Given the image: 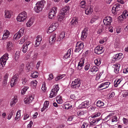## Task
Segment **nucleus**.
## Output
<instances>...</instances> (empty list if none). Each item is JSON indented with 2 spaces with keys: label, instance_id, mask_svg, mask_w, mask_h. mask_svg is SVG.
I'll return each mask as SVG.
<instances>
[{
  "label": "nucleus",
  "instance_id": "1",
  "mask_svg": "<svg viewBox=\"0 0 128 128\" xmlns=\"http://www.w3.org/2000/svg\"><path fill=\"white\" fill-rule=\"evenodd\" d=\"M45 2V1L44 0L38 2L36 4V6L34 7L35 11L38 13L42 11Z\"/></svg>",
  "mask_w": 128,
  "mask_h": 128
},
{
  "label": "nucleus",
  "instance_id": "2",
  "mask_svg": "<svg viewBox=\"0 0 128 128\" xmlns=\"http://www.w3.org/2000/svg\"><path fill=\"white\" fill-rule=\"evenodd\" d=\"M8 54L7 53L4 54L0 59V69H2L5 65L6 61L8 59Z\"/></svg>",
  "mask_w": 128,
  "mask_h": 128
},
{
  "label": "nucleus",
  "instance_id": "3",
  "mask_svg": "<svg viewBox=\"0 0 128 128\" xmlns=\"http://www.w3.org/2000/svg\"><path fill=\"white\" fill-rule=\"evenodd\" d=\"M27 16L26 13L24 11L18 15L17 18V20L18 21L24 22Z\"/></svg>",
  "mask_w": 128,
  "mask_h": 128
},
{
  "label": "nucleus",
  "instance_id": "4",
  "mask_svg": "<svg viewBox=\"0 0 128 128\" xmlns=\"http://www.w3.org/2000/svg\"><path fill=\"white\" fill-rule=\"evenodd\" d=\"M58 85H57L55 86H54L53 88L52 89L50 94V98H51L55 96L56 95L58 92L59 89V88Z\"/></svg>",
  "mask_w": 128,
  "mask_h": 128
},
{
  "label": "nucleus",
  "instance_id": "5",
  "mask_svg": "<svg viewBox=\"0 0 128 128\" xmlns=\"http://www.w3.org/2000/svg\"><path fill=\"white\" fill-rule=\"evenodd\" d=\"M84 47V43L82 42H78L76 44V49L74 50L75 52H79L82 50Z\"/></svg>",
  "mask_w": 128,
  "mask_h": 128
},
{
  "label": "nucleus",
  "instance_id": "6",
  "mask_svg": "<svg viewBox=\"0 0 128 128\" xmlns=\"http://www.w3.org/2000/svg\"><path fill=\"white\" fill-rule=\"evenodd\" d=\"M81 81L80 78L76 79L73 81L71 84V86L72 88H76L80 87L81 84Z\"/></svg>",
  "mask_w": 128,
  "mask_h": 128
},
{
  "label": "nucleus",
  "instance_id": "7",
  "mask_svg": "<svg viewBox=\"0 0 128 128\" xmlns=\"http://www.w3.org/2000/svg\"><path fill=\"white\" fill-rule=\"evenodd\" d=\"M57 8L56 7L53 8L50 10L48 14L49 18L52 19L54 16H56V12Z\"/></svg>",
  "mask_w": 128,
  "mask_h": 128
},
{
  "label": "nucleus",
  "instance_id": "8",
  "mask_svg": "<svg viewBox=\"0 0 128 128\" xmlns=\"http://www.w3.org/2000/svg\"><path fill=\"white\" fill-rule=\"evenodd\" d=\"M112 19L110 16L106 17L104 19L103 22L104 24L106 26H110L111 25V23L112 22Z\"/></svg>",
  "mask_w": 128,
  "mask_h": 128
},
{
  "label": "nucleus",
  "instance_id": "9",
  "mask_svg": "<svg viewBox=\"0 0 128 128\" xmlns=\"http://www.w3.org/2000/svg\"><path fill=\"white\" fill-rule=\"evenodd\" d=\"M18 76L17 74H16L13 76L10 82L11 86H14L18 81Z\"/></svg>",
  "mask_w": 128,
  "mask_h": 128
},
{
  "label": "nucleus",
  "instance_id": "10",
  "mask_svg": "<svg viewBox=\"0 0 128 128\" xmlns=\"http://www.w3.org/2000/svg\"><path fill=\"white\" fill-rule=\"evenodd\" d=\"M104 51L103 48L102 46H98L95 48L94 49L95 53L98 54L102 53Z\"/></svg>",
  "mask_w": 128,
  "mask_h": 128
},
{
  "label": "nucleus",
  "instance_id": "11",
  "mask_svg": "<svg viewBox=\"0 0 128 128\" xmlns=\"http://www.w3.org/2000/svg\"><path fill=\"white\" fill-rule=\"evenodd\" d=\"M78 19L77 18L74 17L73 18L72 21L70 22V24L71 26L72 27L77 26L78 25Z\"/></svg>",
  "mask_w": 128,
  "mask_h": 128
},
{
  "label": "nucleus",
  "instance_id": "12",
  "mask_svg": "<svg viewBox=\"0 0 128 128\" xmlns=\"http://www.w3.org/2000/svg\"><path fill=\"white\" fill-rule=\"evenodd\" d=\"M110 83L109 82H106L102 84L98 87V88L100 90H102L108 87Z\"/></svg>",
  "mask_w": 128,
  "mask_h": 128
},
{
  "label": "nucleus",
  "instance_id": "13",
  "mask_svg": "<svg viewBox=\"0 0 128 128\" xmlns=\"http://www.w3.org/2000/svg\"><path fill=\"white\" fill-rule=\"evenodd\" d=\"M31 42L29 41H28L26 42L22 46L23 52L24 53L26 52L28 48L30 46V45Z\"/></svg>",
  "mask_w": 128,
  "mask_h": 128
},
{
  "label": "nucleus",
  "instance_id": "14",
  "mask_svg": "<svg viewBox=\"0 0 128 128\" xmlns=\"http://www.w3.org/2000/svg\"><path fill=\"white\" fill-rule=\"evenodd\" d=\"M87 28H85L82 32V35L81 36V39L82 40H84L85 39L87 36Z\"/></svg>",
  "mask_w": 128,
  "mask_h": 128
},
{
  "label": "nucleus",
  "instance_id": "15",
  "mask_svg": "<svg viewBox=\"0 0 128 128\" xmlns=\"http://www.w3.org/2000/svg\"><path fill=\"white\" fill-rule=\"evenodd\" d=\"M89 101H86L82 102V104L79 105V107L80 108H84L86 107L89 106Z\"/></svg>",
  "mask_w": 128,
  "mask_h": 128
},
{
  "label": "nucleus",
  "instance_id": "16",
  "mask_svg": "<svg viewBox=\"0 0 128 128\" xmlns=\"http://www.w3.org/2000/svg\"><path fill=\"white\" fill-rule=\"evenodd\" d=\"M69 9L70 7L68 6L65 7L61 10L60 14L63 15H65L66 14V12H68Z\"/></svg>",
  "mask_w": 128,
  "mask_h": 128
},
{
  "label": "nucleus",
  "instance_id": "17",
  "mask_svg": "<svg viewBox=\"0 0 128 128\" xmlns=\"http://www.w3.org/2000/svg\"><path fill=\"white\" fill-rule=\"evenodd\" d=\"M98 68L96 66H92L89 70V72H92L93 74H94L96 72L98 71Z\"/></svg>",
  "mask_w": 128,
  "mask_h": 128
},
{
  "label": "nucleus",
  "instance_id": "18",
  "mask_svg": "<svg viewBox=\"0 0 128 128\" xmlns=\"http://www.w3.org/2000/svg\"><path fill=\"white\" fill-rule=\"evenodd\" d=\"M4 32V33L3 34L2 39L5 40L8 37L10 33V32L7 30H5Z\"/></svg>",
  "mask_w": 128,
  "mask_h": 128
},
{
  "label": "nucleus",
  "instance_id": "19",
  "mask_svg": "<svg viewBox=\"0 0 128 128\" xmlns=\"http://www.w3.org/2000/svg\"><path fill=\"white\" fill-rule=\"evenodd\" d=\"M58 24L57 22H54L50 25V28L53 29V30H55L58 26Z\"/></svg>",
  "mask_w": 128,
  "mask_h": 128
},
{
  "label": "nucleus",
  "instance_id": "20",
  "mask_svg": "<svg viewBox=\"0 0 128 128\" xmlns=\"http://www.w3.org/2000/svg\"><path fill=\"white\" fill-rule=\"evenodd\" d=\"M93 11L92 8L91 7L87 8L85 10V14H86L88 15L91 14Z\"/></svg>",
  "mask_w": 128,
  "mask_h": 128
},
{
  "label": "nucleus",
  "instance_id": "21",
  "mask_svg": "<svg viewBox=\"0 0 128 128\" xmlns=\"http://www.w3.org/2000/svg\"><path fill=\"white\" fill-rule=\"evenodd\" d=\"M7 50L8 51H9L12 48V43L10 42L8 43L6 46Z\"/></svg>",
  "mask_w": 128,
  "mask_h": 128
},
{
  "label": "nucleus",
  "instance_id": "22",
  "mask_svg": "<svg viewBox=\"0 0 128 128\" xmlns=\"http://www.w3.org/2000/svg\"><path fill=\"white\" fill-rule=\"evenodd\" d=\"M56 36V34H54L53 35L51 36L49 38V42H50L52 43L54 42Z\"/></svg>",
  "mask_w": 128,
  "mask_h": 128
},
{
  "label": "nucleus",
  "instance_id": "23",
  "mask_svg": "<svg viewBox=\"0 0 128 128\" xmlns=\"http://www.w3.org/2000/svg\"><path fill=\"white\" fill-rule=\"evenodd\" d=\"M120 66V64H116L115 65V67L114 70V72L116 74L119 73V68Z\"/></svg>",
  "mask_w": 128,
  "mask_h": 128
},
{
  "label": "nucleus",
  "instance_id": "24",
  "mask_svg": "<svg viewBox=\"0 0 128 128\" xmlns=\"http://www.w3.org/2000/svg\"><path fill=\"white\" fill-rule=\"evenodd\" d=\"M5 16L6 18H10L11 16L10 11H9L8 10H6L5 11Z\"/></svg>",
  "mask_w": 128,
  "mask_h": 128
},
{
  "label": "nucleus",
  "instance_id": "25",
  "mask_svg": "<svg viewBox=\"0 0 128 128\" xmlns=\"http://www.w3.org/2000/svg\"><path fill=\"white\" fill-rule=\"evenodd\" d=\"M8 74H6L4 77V80L3 82V86H5L7 84V80Z\"/></svg>",
  "mask_w": 128,
  "mask_h": 128
},
{
  "label": "nucleus",
  "instance_id": "26",
  "mask_svg": "<svg viewBox=\"0 0 128 128\" xmlns=\"http://www.w3.org/2000/svg\"><path fill=\"white\" fill-rule=\"evenodd\" d=\"M86 5V4L85 0H83L81 1L80 3V7L82 8H85Z\"/></svg>",
  "mask_w": 128,
  "mask_h": 128
},
{
  "label": "nucleus",
  "instance_id": "27",
  "mask_svg": "<svg viewBox=\"0 0 128 128\" xmlns=\"http://www.w3.org/2000/svg\"><path fill=\"white\" fill-rule=\"evenodd\" d=\"M104 105V103L102 102L100 100L98 101L96 103V105L97 106L100 107L103 106Z\"/></svg>",
  "mask_w": 128,
  "mask_h": 128
},
{
  "label": "nucleus",
  "instance_id": "28",
  "mask_svg": "<svg viewBox=\"0 0 128 128\" xmlns=\"http://www.w3.org/2000/svg\"><path fill=\"white\" fill-rule=\"evenodd\" d=\"M18 34H15L14 37L13 38L16 40L18 39L20 37L22 36V35L21 34H20L18 32L17 33Z\"/></svg>",
  "mask_w": 128,
  "mask_h": 128
},
{
  "label": "nucleus",
  "instance_id": "29",
  "mask_svg": "<svg viewBox=\"0 0 128 128\" xmlns=\"http://www.w3.org/2000/svg\"><path fill=\"white\" fill-rule=\"evenodd\" d=\"M120 5L121 4H116L114 5V7L115 8V9H116V10L117 12L121 8V7L120 6Z\"/></svg>",
  "mask_w": 128,
  "mask_h": 128
},
{
  "label": "nucleus",
  "instance_id": "30",
  "mask_svg": "<svg viewBox=\"0 0 128 128\" xmlns=\"http://www.w3.org/2000/svg\"><path fill=\"white\" fill-rule=\"evenodd\" d=\"M65 76L64 74L59 75L55 78V80L56 81L62 79L64 76Z\"/></svg>",
  "mask_w": 128,
  "mask_h": 128
},
{
  "label": "nucleus",
  "instance_id": "31",
  "mask_svg": "<svg viewBox=\"0 0 128 128\" xmlns=\"http://www.w3.org/2000/svg\"><path fill=\"white\" fill-rule=\"evenodd\" d=\"M94 62L98 66L101 64L100 60L99 58L96 59L94 60Z\"/></svg>",
  "mask_w": 128,
  "mask_h": 128
},
{
  "label": "nucleus",
  "instance_id": "32",
  "mask_svg": "<svg viewBox=\"0 0 128 128\" xmlns=\"http://www.w3.org/2000/svg\"><path fill=\"white\" fill-rule=\"evenodd\" d=\"M70 50H68L66 54L64 55V57L65 58H68L70 56Z\"/></svg>",
  "mask_w": 128,
  "mask_h": 128
},
{
  "label": "nucleus",
  "instance_id": "33",
  "mask_svg": "<svg viewBox=\"0 0 128 128\" xmlns=\"http://www.w3.org/2000/svg\"><path fill=\"white\" fill-rule=\"evenodd\" d=\"M17 100L16 99H12V100L11 101L10 103V105L11 106H13V105L16 102H17Z\"/></svg>",
  "mask_w": 128,
  "mask_h": 128
},
{
  "label": "nucleus",
  "instance_id": "34",
  "mask_svg": "<svg viewBox=\"0 0 128 128\" xmlns=\"http://www.w3.org/2000/svg\"><path fill=\"white\" fill-rule=\"evenodd\" d=\"M38 73L36 72H34L32 74L31 76L33 78H36L38 76Z\"/></svg>",
  "mask_w": 128,
  "mask_h": 128
},
{
  "label": "nucleus",
  "instance_id": "35",
  "mask_svg": "<svg viewBox=\"0 0 128 128\" xmlns=\"http://www.w3.org/2000/svg\"><path fill=\"white\" fill-rule=\"evenodd\" d=\"M28 88V87L27 86H26L24 87V88L22 89L21 91V94H25L26 91L27 90Z\"/></svg>",
  "mask_w": 128,
  "mask_h": 128
},
{
  "label": "nucleus",
  "instance_id": "36",
  "mask_svg": "<svg viewBox=\"0 0 128 128\" xmlns=\"http://www.w3.org/2000/svg\"><path fill=\"white\" fill-rule=\"evenodd\" d=\"M19 51H16V53L15 55V59L16 60H18L19 58Z\"/></svg>",
  "mask_w": 128,
  "mask_h": 128
},
{
  "label": "nucleus",
  "instance_id": "37",
  "mask_svg": "<svg viewBox=\"0 0 128 128\" xmlns=\"http://www.w3.org/2000/svg\"><path fill=\"white\" fill-rule=\"evenodd\" d=\"M121 80L120 79H118L116 82V81L115 80L114 82V86L115 87H117L118 85L121 82Z\"/></svg>",
  "mask_w": 128,
  "mask_h": 128
},
{
  "label": "nucleus",
  "instance_id": "38",
  "mask_svg": "<svg viewBox=\"0 0 128 128\" xmlns=\"http://www.w3.org/2000/svg\"><path fill=\"white\" fill-rule=\"evenodd\" d=\"M84 63V59H82L78 64L80 66V68H81L83 66Z\"/></svg>",
  "mask_w": 128,
  "mask_h": 128
},
{
  "label": "nucleus",
  "instance_id": "39",
  "mask_svg": "<svg viewBox=\"0 0 128 128\" xmlns=\"http://www.w3.org/2000/svg\"><path fill=\"white\" fill-rule=\"evenodd\" d=\"M14 111L12 110L10 112L7 118L8 120H10L12 116L13 115L14 113Z\"/></svg>",
  "mask_w": 128,
  "mask_h": 128
},
{
  "label": "nucleus",
  "instance_id": "40",
  "mask_svg": "<svg viewBox=\"0 0 128 128\" xmlns=\"http://www.w3.org/2000/svg\"><path fill=\"white\" fill-rule=\"evenodd\" d=\"M24 101L26 104H29L31 102V101H30L28 98H25L24 100Z\"/></svg>",
  "mask_w": 128,
  "mask_h": 128
},
{
  "label": "nucleus",
  "instance_id": "41",
  "mask_svg": "<svg viewBox=\"0 0 128 128\" xmlns=\"http://www.w3.org/2000/svg\"><path fill=\"white\" fill-rule=\"evenodd\" d=\"M49 101L46 100L44 102V107H45V108H47L48 106L49 105Z\"/></svg>",
  "mask_w": 128,
  "mask_h": 128
},
{
  "label": "nucleus",
  "instance_id": "42",
  "mask_svg": "<svg viewBox=\"0 0 128 128\" xmlns=\"http://www.w3.org/2000/svg\"><path fill=\"white\" fill-rule=\"evenodd\" d=\"M22 83L23 84H25L28 81L27 79L25 78H23L22 79Z\"/></svg>",
  "mask_w": 128,
  "mask_h": 128
},
{
  "label": "nucleus",
  "instance_id": "43",
  "mask_svg": "<svg viewBox=\"0 0 128 128\" xmlns=\"http://www.w3.org/2000/svg\"><path fill=\"white\" fill-rule=\"evenodd\" d=\"M118 118L116 116H114L112 117V122L115 123L117 121Z\"/></svg>",
  "mask_w": 128,
  "mask_h": 128
},
{
  "label": "nucleus",
  "instance_id": "44",
  "mask_svg": "<svg viewBox=\"0 0 128 128\" xmlns=\"http://www.w3.org/2000/svg\"><path fill=\"white\" fill-rule=\"evenodd\" d=\"M19 112V111H18L16 113V116L15 118V119L16 120L18 119L20 116V112Z\"/></svg>",
  "mask_w": 128,
  "mask_h": 128
},
{
  "label": "nucleus",
  "instance_id": "45",
  "mask_svg": "<svg viewBox=\"0 0 128 128\" xmlns=\"http://www.w3.org/2000/svg\"><path fill=\"white\" fill-rule=\"evenodd\" d=\"M112 114H109L104 119V120H109L112 117Z\"/></svg>",
  "mask_w": 128,
  "mask_h": 128
},
{
  "label": "nucleus",
  "instance_id": "46",
  "mask_svg": "<svg viewBox=\"0 0 128 128\" xmlns=\"http://www.w3.org/2000/svg\"><path fill=\"white\" fill-rule=\"evenodd\" d=\"M36 42H37L40 43V42L42 40V38L40 36H38L36 37Z\"/></svg>",
  "mask_w": 128,
  "mask_h": 128
},
{
  "label": "nucleus",
  "instance_id": "47",
  "mask_svg": "<svg viewBox=\"0 0 128 128\" xmlns=\"http://www.w3.org/2000/svg\"><path fill=\"white\" fill-rule=\"evenodd\" d=\"M60 98H61L60 96H58L57 97V98L59 99H58L57 100V102L58 104H60L62 103V99H60Z\"/></svg>",
  "mask_w": 128,
  "mask_h": 128
},
{
  "label": "nucleus",
  "instance_id": "48",
  "mask_svg": "<svg viewBox=\"0 0 128 128\" xmlns=\"http://www.w3.org/2000/svg\"><path fill=\"white\" fill-rule=\"evenodd\" d=\"M33 23L31 21V20H28V22L26 23V25L28 27H30V26Z\"/></svg>",
  "mask_w": 128,
  "mask_h": 128
},
{
  "label": "nucleus",
  "instance_id": "49",
  "mask_svg": "<svg viewBox=\"0 0 128 128\" xmlns=\"http://www.w3.org/2000/svg\"><path fill=\"white\" fill-rule=\"evenodd\" d=\"M65 33L64 32H62L60 34L59 36V38H61V39H62L64 37Z\"/></svg>",
  "mask_w": 128,
  "mask_h": 128
},
{
  "label": "nucleus",
  "instance_id": "50",
  "mask_svg": "<svg viewBox=\"0 0 128 128\" xmlns=\"http://www.w3.org/2000/svg\"><path fill=\"white\" fill-rule=\"evenodd\" d=\"M122 120L124 124H128V119L124 118Z\"/></svg>",
  "mask_w": 128,
  "mask_h": 128
},
{
  "label": "nucleus",
  "instance_id": "51",
  "mask_svg": "<svg viewBox=\"0 0 128 128\" xmlns=\"http://www.w3.org/2000/svg\"><path fill=\"white\" fill-rule=\"evenodd\" d=\"M100 115V112L97 113L95 114L94 115L92 116V117L93 118H95L96 117L99 116Z\"/></svg>",
  "mask_w": 128,
  "mask_h": 128
},
{
  "label": "nucleus",
  "instance_id": "52",
  "mask_svg": "<svg viewBox=\"0 0 128 128\" xmlns=\"http://www.w3.org/2000/svg\"><path fill=\"white\" fill-rule=\"evenodd\" d=\"M58 20L61 21L64 18V17L62 15H58Z\"/></svg>",
  "mask_w": 128,
  "mask_h": 128
},
{
  "label": "nucleus",
  "instance_id": "53",
  "mask_svg": "<svg viewBox=\"0 0 128 128\" xmlns=\"http://www.w3.org/2000/svg\"><path fill=\"white\" fill-rule=\"evenodd\" d=\"M112 12L114 14H116V12H117L114 6L112 8Z\"/></svg>",
  "mask_w": 128,
  "mask_h": 128
},
{
  "label": "nucleus",
  "instance_id": "54",
  "mask_svg": "<svg viewBox=\"0 0 128 128\" xmlns=\"http://www.w3.org/2000/svg\"><path fill=\"white\" fill-rule=\"evenodd\" d=\"M90 64H88L85 65L84 67V69L86 70H88L90 68Z\"/></svg>",
  "mask_w": 128,
  "mask_h": 128
},
{
  "label": "nucleus",
  "instance_id": "55",
  "mask_svg": "<svg viewBox=\"0 0 128 128\" xmlns=\"http://www.w3.org/2000/svg\"><path fill=\"white\" fill-rule=\"evenodd\" d=\"M122 54L119 53L118 54V60H120L122 57Z\"/></svg>",
  "mask_w": 128,
  "mask_h": 128
},
{
  "label": "nucleus",
  "instance_id": "56",
  "mask_svg": "<svg viewBox=\"0 0 128 128\" xmlns=\"http://www.w3.org/2000/svg\"><path fill=\"white\" fill-rule=\"evenodd\" d=\"M37 82L36 80L32 81L31 82V83L34 86V87L36 86V85Z\"/></svg>",
  "mask_w": 128,
  "mask_h": 128
},
{
  "label": "nucleus",
  "instance_id": "57",
  "mask_svg": "<svg viewBox=\"0 0 128 128\" xmlns=\"http://www.w3.org/2000/svg\"><path fill=\"white\" fill-rule=\"evenodd\" d=\"M24 28H21L18 32L20 34L22 35L24 33Z\"/></svg>",
  "mask_w": 128,
  "mask_h": 128
},
{
  "label": "nucleus",
  "instance_id": "58",
  "mask_svg": "<svg viewBox=\"0 0 128 128\" xmlns=\"http://www.w3.org/2000/svg\"><path fill=\"white\" fill-rule=\"evenodd\" d=\"M118 54H115L112 58L113 59H115V60H114V61L118 60Z\"/></svg>",
  "mask_w": 128,
  "mask_h": 128
},
{
  "label": "nucleus",
  "instance_id": "59",
  "mask_svg": "<svg viewBox=\"0 0 128 128\" xmlns=\"http://www.w3.org/2000/svg\"><path fill=\"white\" fill-rule=\"evenodd\" d=\"M88 125V124L87 123H86L85 122H84L83 123V124L82 126V128H84L85 127H87Z\"/></svg>",
  "mask_w": 128,
  "mask_h": 128
},
{
  "label": "nucleus",
  "instance_id": "60",
  "mask_svg": "<svg viewBox=\"0 0 128 128\" xmlns=\"http://www.w3.org/2000/svg\"><path fill=\"white\" fill-rule=\"evenodd\" d=\"M42 89L43 90H46V84L45 83H44L42 85Z\"/></svg>",
  "mask_w": 128,
  "mask_h": 128
},
{
  "label": "nucleus",
  "instance_id": "61",
  "mask_svg": "<svg viewBox=\"0 0 128 128\" xmlns=\"http://www.w3.org/2000/svg\"><path fill=\"white\" fill-rule=\"evenodd\" d=\"M104 30V29H103V28H102L98 29V34H100Z\"/></svg>",
  "mask_w": 128,
  "mask_h": 128
},
{
  "label": "nucleus",
  "instance_id": "62",
  "mask_svg": "<svg viewBox=\"0 0 128 128\" xmlns=\"http://www.w3.org/2000/svg\"><path fill=\"white\" fill-rule=\"evenodd\" d=\"M54 31V30H53V29L51 28H50V27H49L48 30L47 31V32L48 33H50Z\"/></svg>",
  "mask_w": 128,
  "mask_h": 128
},
{
  "label": "nucleus",
  "instance_id": "63",
  "mask_svg": "<svg viewBox=\"0 0 128 128\" xmlns=\"http://www.w3.org/2000/svg\"><path fill=\"white\" fill-rule=\"evenodd\" d=\"M100 118H98V119H95V120H93L92 121V123H95V122H98L99 120H100Z\"/></svg>",
  "mask_w": 128,
  "mask_h": 128
},
{
  "label": "nucleus",
  "instance_id": "64",
  "mask_svg": "<svg viewBox=\"0 0 128 128\" xmlns=\"http://www.w3.org/2000/svg\"><path fill=\"white\" fill-rule=\"evenodd\" d=\"M128 72V67L124 69L123 70L124 73L126 74Z\"/></svg>",
  "mask_w": 128,
  "mask_h": 128
}]
</instances>
